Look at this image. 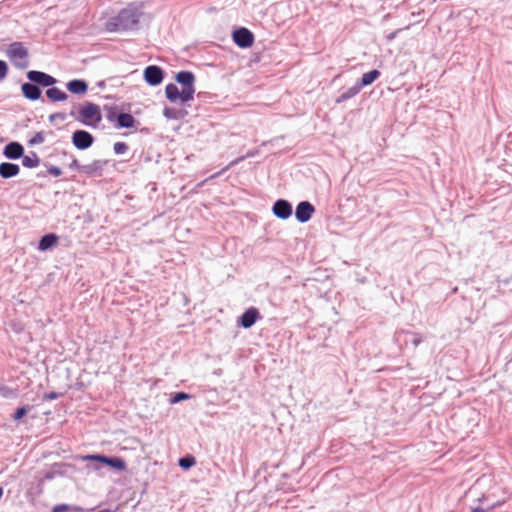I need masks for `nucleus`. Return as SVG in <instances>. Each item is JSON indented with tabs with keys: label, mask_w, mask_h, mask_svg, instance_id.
Here are the masks:
<instances>
[{
	"label": "nucleus",
	"mask_w": 512,
	"mask_h": 512,
	"mask_svg": "<svg viewBox=\"0 0 512 512\" xmlns=\"http://www.w3.org/2000/svg\"><path fill=\"white\" fill-rule=\"evenodd\" d=\"M105 29L108 32H119V31H125L126 25H123L117 16L110 18L106 24Z\"/></svg>",
	"instance_id": "20"
},
{
	"label": "nucleus",
	"mask_w": 512,
	"mask_h": 512,
	"mask_svg": "<svg viewBox=\"0 0 512 512\" xmlns=\"http://www.w3.org/2000/svg\"><path fill=\"white\" fill-rule=\"evenodd\" d=\"M20 168L17 164L4 162L0 164V176L2 178H11L18 175Z\"/></svg>",
	"instance_id": "15"
},
{
	"label": "nucleus",
	"mask_w": 512,
	"mask_h": 512,
	"mask_svg": "<svg viewBox=\"0 0 512 512\" xmlns=\"http://www.w3.org/2000/svg\"><path fill=\"white\" fill-rule=\"evenodd\" d=\"M67 89L73 94L83 95L88 90V84L84 80H71L67 83Z\"/></svg>",
	"instance_id": "14"
},
{
	"label": "nucleus",
	"mask_w": 512,
	"mask_h": 512,
	"mask_svg": "<svg viewBox=\"0 0 512 512\" xmlns=\"http://www.w3.org/2000/svg\"><path fill=\"white\" fill-rule=\"evenodd\" d=\"M0 394L4 397H9V396H15L16 393L13 389L7 387V386H1L0 387Z\"/></svg>",
	"instance_id": "29"
},
{
	"label": "nucleus",
	"mask_w": 512,
	"mask_h": 512,
	"mask_svg": "<svg viewBox=\"0 0 512 512\" xmlns=\"http://www.w3.org/2000/svg\"><path fill=\"white\" fill-rule=\"evenodd\" d=\"M117 17L123 25H126V30H129L138 24L140 13L137 8L129 6L122 9Z\"/></svg>",
	"instance_id": "4"
},
{
	"label": "nucleus",
	"mask_w": 512,
	"mask_h": 512,
	"mask_svg": "<svg viewBox=\"0 0 512 512\" xmlns=\"http://www.w3.org/2000/svg\"><path fill=\"white\" fill-rule=\"evenodd\" d=\"M272 211L276 217L287 219L292 214V206L288 201L279 199L274 203Z\"/></svg>",
	"instance_id": "10"
},
{
	"label": "nucleus",
	"mask_w": 512,
	"mask_h": 512,
	"mask_svg": "<svg viewBox=\"0 0 512 512\" xmlns=\"http://www.w3.org/2000/svg\"><path fill=\"white\" fill-rule=\"evenodd\" d=\"M2 495H3V489L0 488V498L2 497Z\"/></svg>",
	"instance_id": "40"
},
{
	"label": "nucleus",
	"mask_w": 512,
	"mask_h": 512,
	"mask_svg": "<svg viewBox=\"0 0 512 512\" xmlns=\"http://www.w3.org/2000/svg\"><path fill=\"white\" fill-rule=\"evenodd\" d=\"M195 463L196 460L194 456H186L179 460V466L182 467L183 469H189L192 466H194Z\"/></svg>",
	"instance_id": "25"
},
{
	"label": "nucleus",
	"mask_w": 512,
	"mask_h": 512,
	"mask_svg": "<svg viewBox=\"0 0 512 512\" xmlns=\"http://www.w3.org/2000/svg\"><path fill=\"white\" fill-rule=\"evenodd\" d=\"M82 166H83V165H80L77 159H74V160L72 161V163L70 164V167H71V168L77 169V170H79V171H80V167H82Z\"/></svg>",
	"instance_id": "35"
},
{
	"label": "nucleus",
	"mask_w": 512,
	"mask_h": 512,
	"mask_svg": "<svg viewBox=\"0 0 512 512\" xmlns=\"http://www.w3.org/2000/svg\"><path fill=\"white\" fill-rule=\"evenodd\" d=\"M106 162L101 160H96L88 165H83L80 167V172L88 175V176H94L97 174H100L105 166Z\"/></svg>",
	"instance_id": "12"
},
{
	"label": "nucleus",
	"mask_w": 512,
	"mask_h": 512,
	"mask_svg": "<svg viewBox=\"0 0 512 512\" xmlns=\"http://www.w3.org/2000/svg\"><path fill=\"white\" fill-rule=\"evenodd\" d=\"M70 510V507L66 504L55 505L52 509V512H66Z\"/></svg>",
	"instance_id": "33"
},
{
	"label": "nucleus",
	"mask_w": 512,
	"mask_h": 512,
	"mask_svg": "<svg viewBox=\"0 0 512 512\" xmlns=\"http://www.w3.org/2000/svg\"><path fill=\"white\" fill-rule=\"evenodd\" d=\"M420 343V340H414V345H418Z\"/></svg>",
	"instance_id": "39"
},
{
	"label": "nucleus",
	"mask_w": 512,
	"mask_h": 512,
	"mask_svg": "<svg viewBox=\"0 0 512 512\" xmlns=\"http://www.w3.org/2000/svg\"><path fill=\"white\" fill-rule=\"evenodd\" d=\"M72 142L80 150L89 148L93 143L92 135L84 130H77L73 133Z\"/></svg>",
	"instance_id": "6"
},
{
	"label": "nucleus",
	"mask_w": 512,
	"mask_h": 512,
	"mask_svg": "<svg viewBox=\"0 0 512 512\" xmlns=\"http://www.w3.org/2000/svg\"><path fill=\"white\" fill-rule=\"evenodd\" d=\"M471 512H485L482 508H475Z\"/></svg>",
	"instance_id": "37"
},
{
	"label": "nucleus",
	"mask_w": 512,
	"mask_h": 512,
	"mask_svg": "<svg viewBox=\"0 0 512 512\" xmlns=\"http://www.w3.org/2000/svg\"><path fill=\"white\" fill-rule=\"evenodd\" d=\"M98 512H114L113 510H110V509H103V510H100Z\"/></svg>",
	"instance_id": "38"
},
{
	"label": "nucleus",
	"mask_w": 512,
	"mask_h": 512,
	"mask_svg": "<svg viewBox=\"0 0 512 512\" xmlns=\"http://www.w3.org/2000/svg\"><path fill=\"white\" fill-rule=\"evenodd\" d=\"M113 149L116 154H124L128 150V145L125 142H116Z\"/></svg>",
	"instance_id": "28"
},
{
	"label": "nucleus",
	"mask_w": 512,
	"mask_h": 512,
	"mask_svg": "<svg viewBox=\"0 0 512 512\" xmlns=\"http://www.w3.org/2000/svg\"><path fill=\"white\" fill-rule=\"evenodd\" d=\"M22 164H23V166H25L27 168L36 167L39 164V158L37 157V155L35 153H33L30 156L26 155L22 159Z\"/></svg>",
	"instance_id": "24"
},
{
	"label": "nucleus",
	"mask_w": 512,
	"mask_h": 512,
	"mask_svg": "<svg viewBox=\"0 0 512 512\" xmlns=\"http://www.w3.org/2000/svg\"><path fill=\"white\" fill-rule=\"evenodd\" d=\"M58 241V236L56 234H47L43 236L39 242L38 249L41 251H45L47 249H50L54 245H56Z\"/></svg>",
	"instance_id": "18"
},
{
	"label": "nucleus",
	"mask_w": 512,
	"mask_h": 512,
	"mask_svg": "<svg viewBox=\"0 0 512 512\" xmlns=\"http://www.w3.org/2000/svg\"><path fill=\"white\" fill-rule=\"evenodd\" d=\"M189 398V395L184 393V392H178L174 395L173 399L171 400L172 403H177V402H180L182 400H186Z\"/></svg>",
	"instance_id": "31"
},
{
	"label": "nucleus",
	"mask_w": 512,
	"mask_h": 512,
	"mask_svg": "<svg viewBox=\"0 0 512 512\" xmlns=\"http://www.w3.org/2000/svg\"><path fill=\"white\" fill-rule=\"evenodd\" d=\"M233 41L240 48H249L254 43V35L247 28H239L233 32Z\"/></svg>",
	"instance_id": "5"
},
{
	"label": "nucleus",
	"mask_w": 512,
	"mask_h": 512,
	"mask_svg": "<svg viewBox=\"0 0 512 512\" xmlns=\"http://www.w3.org/2000/svg\"><path fill=\"white\" fill-rule=\"evenodd\" d=\"M6 55L16 67L23 69L29 64L28 50L21 42L11 43L7 48Z\"/></svg>",
	"instance_id": "3"
},
{
	"label": "nucleus",
	"mask_w": 512,
	"mask_h": 512,
	"mask_svg": "<svg viewBox=\"0 0 512 512\" xmlns=\"http://www.w3.org/2000/svg\"><path fill=\"white\" fill-rule=\"evenodd\" d=\"M27 78L34 83L45 87L52 86L56 83V79L44 72L32 70L27 73Z\"/></svg>",
	"instance_id": "7"
},
{
	"label": "nucleus",
	"mask_w": 512,
	"mask_h": 512,
	"mask_svg": "<svg viewBox=\"0 0 512 512\" xmlns=\"http://www.w3.org/2000/svg\"><path fill=\"white\" fill-rule=\"evenodd\" d=\"M58 396H59V395H58V393H56V392H50V393L45 394L44 398H45L46 400H54V399H57V398H58Z\"/></svg>",
	"instance_id": "34"
},
{
	"label": "nucleus",
	"mask_w": 512,
	"mask_h": 512,
	"mask_svg": "<svg viewBox=\"0 0 512 512\" xmlns=\"http://www.w3.org/2000/svg\"><path fill=\"white\" fill-rule=\"evenodd\" d=\"M136 120L129 113H121L117 116V128H133Z\"/></svg>",
	"instance_id": "17"
},
{
	"label": "nucleus",
	"mask_w": 512,
	"mask_h": 512,
	"mask_svg": "<svg viewBox=\"0 0 512 512\" xmlns=\"http://www.w3.org/2000/svg\"><path fill=\"white\" fill-rule=\"evenodd\" d=\"M48 173L52 176L58 177L62 174V170L57 166H50L48 168Z\"/></svg>",
	"instance_id": "32"
},
{
	"label": "nucleus",
	"mask_w": 512,
	"mask_h": 512,
	"mask_svg": "<svg viewBox=\"0 0 512 512\" xmlns=\"http://www.w3.org/2000/svg\"><path fill=\"white\" fill-rule=\"evenodd\" d=\"M23 154V147L17 142H11L6 145L4 155L10 159H18Z\"/></svg>",
	"instance_id": "16"
},
{
	"label": "nucleus",
	"mask_w": 512,
	"mask_h": 512,
	"mask_svg": "<svg viewBox=\"0 0 512 512\" xmlns=\"http://www.w3.org/2000/svg\"><path fill=\"white\" fill-rule=\"evenodd\" d=\"M360 90H361V86H358V85L350 87L336 99V103L339 104V103H343V102L347 101L348 99L356 96L360 92Z\"/></svg>",
	"instance_id": "21"
},
{
	"label": "nucleus",
	"mask_w": 512,
	"mask_h": 512,
	"mask_svg": "<svg viewBox=\"0 0 512 512\" xmlns=\"http://www.w3.org/2000/svg\"><path fill=\"white\" fill-rule=\"evenodd\" d=\"M8 73V66L5 61L0 60V81L3 80Z\"/></svg>",
	"instance_id": "30"
},
{
	"label": "nucleus",
	"mask_w": 512,
	"mask_h": 512,
	"mask_svg": "<svg viewBox=\"0 0 512 512\" xmlns=\"http://www.w3.org/2000/svg\"><path fill=\"white\" fill-rule=\"evenodd\" d=\"M114 116H115V115H114V113H113L112 111H110V112L108 113V115H107V118H108V120L112 121V120H113V118H114Z\"/></svg>",
	"instance_id": "36"
},
{
	"label": "nucleus",
	"mask_w": 512,
	"mask_h": 512,
	"mask_svg": "<svg viewBox=\"0 0 512 512\" xmlns=\"http://www.w3.org/2000/svg\"><path fill=\"white\" fill-rule=\"evenodd\" d=\"M28 408H29L28 406H22V407L17 408L16 411L14 412V414L12 415L13 420L19 421L23 417H25L28 412Z\"/></svg>",
	"instance_id": "26"
},
{
	"label": "nucleus",
	"mask_w": 512,
	"mask_h": 512,
	"mask_svg": "<svg viewBox=\"0 0 512 512\" xmlns=\"http://www.w3.org/2000/svg\"><path fill=\"white\" fill-rule=\"evenodd\" d=\"M380 76V72L376 69L371 70L367 73H364L361 77V88L363 86H368L372 84L375 80H377Z\"/></svg>",
	"instance_id": "22"
},
{
	"label": "nucleus",
	"mask_w": 512,
	"mask_h": 512,
	"mask_svg": "<svg viewBox=\"0 0 512 512\" xmlns=\"http://www.w3.org/2000/svg\"><path fill=\"white\" fill-rule=\"evenodd\" d=\"M260 318V313L257 308H248L240 317L239 324L243 328H250Z\"/></svg>",
	"instance_id": "11"
},
{
	"label": "nucleus",
	"mask_w": 512,
	"mask_h": 512,
	"mask_svg": "<svg viewBox=\"0 0 512 512\" xmlns=\"http://www.w3.org/2000/svg\"><path fill=\"white\" fill-rule=\"evenodd\" d=\"M144 78L150 85H158L163 80V71L160 67L151 65L144 70Z\"/></svg>",
	"instance_id": "9"
},
{
	"label": "nucleus",
	"mask_w": 512,
	"mask_h": 512,
	"mask_svg": "<svg viewBox=\"0 0 512 512\" xmlns=\"http://www.w3.org/2000/svg\"><path fill=\"white\" fill-rule=\"evenodd\" d=\"M77 120L87 126H98L102 120L100 107L94 103H86L78 110Z\"/></svg>",
	"instance_id": "2"
},
{
	"label": "nucleus",
	"mask_w": 512,
	"mask_h": 512,
	"mask_svg": "<svg viewBox=\"0 0 512 512\" xmlns=\"http://www.w3.org/2000/svg\"><path fill=\"white\" fill-rule=\"evenodd\" d=\"M175 79L182 85V89L180 90L177 85L173 83L168 84L165 88L167 99L170 102L180 101L181 103L193 100L195 93V76L193 73L189 71H181L177 73Z\"/></svg>",
	"instance_id": "1"
},
{
	"label": "nucleus",
	"mask_w": 512,
	"mask_h": 512,
	"mask_svg": "<svg viewBox=\"0 0 512 512\" xmlns=\"http://www.w3.org/2000/svg\"><path fill=\"white\" fill-rule=\"evenodd\" d=\"M85 460H88V461H97V462H101V463H104L107 465L108 463V460H109V457L107 456H104V455H87L84 457Z\"/></svg>",
	"instance_id": "27"
},
{
	"label": "nucleus",
	"mask_w": 512,
	"mask_h": 512,
	"mask_svg": "<svg viewBox=\"0 0 512 512\" xmlns=\"http://www.w3.org/2000/svg\"><path fill=\"white\" fill-rule=\"evenodd\" d=\"M107 465L119 471H124L126 469V463L120 457H109Z\"/></svg>",
	"instance_id": "23"
},
{
	"label": "nucleus",
	"mask_w": 512,
	"mask_h": 512,
	"mask_svg": "<svg viewBox=\"0 0 512 512\" xmlns=\"http://www.w3.org/2000/svg\"><path fill=\"white\" fill-rule=\"evenodd\" d=\"M21 90L24 97L29 100H37L41 96L40 88L32 83H24L21 87Z\"/></svg>",
	"instance_id": "13"
},
{
	"label": "nucleus",
	"mask_w": 512,
	"mask_h": 512,
	"mask_svg": "<svg viewBox=\"0 0 512 512\" xmlns=\"http://www.w3.org/2000/svg\"><path fill=\"white\" fill-rule=\"evenodd\" d=\"M46 96L52 102L65 101L68 98L65 92L56 87L47 89Z\"/></svg>",
	"instance_id": "19"
},
{
	"label": "nucleus",
	"mask_w": 512,
	"mask_h": 512,
	"mask_svg": "<svg viewBox=\"0 0 512 512\" xmlns=\"http://www.w3.org/2000/svg\"><path fill=\"white\" fill-rule=\"evenodd\" d=\"M315 211L314 206L308 201L300 202L295 211V216L299 222H307L312 217Z\"/></svg>",
	"instance_id": "8"
}]
</instances>
